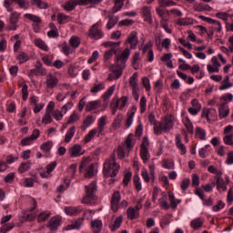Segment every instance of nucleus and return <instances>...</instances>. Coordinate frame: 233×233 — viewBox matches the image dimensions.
<instances>
[{"label": "nucleus", "instance_id": "obj_1", "mask_svg": "<svg viewBox=\"0 0 233 233\" xmlns=\"http://www.w3.org/2000/svg\"><path fill=\"white\" fill-rule=\"evenodd\" d=\"M119 164L116 162V153H113L104 163V176L106 177H116L117 172H119Z\"/></svg>", "mask_w": 233, "mask_h": 233}, {"label": "nucleus", "instance_id": "obj_2", "mask_svg": "<svg viewBox=\"0 0 233 233\" xmlns=\"http://www.w3.org/2000/svg\"><path fill=\"white\" fill-rule=\"evenodd\" d=\"M176 117L173 115L165 116L158 126L154 127V132L157 136H161L163 132H170L174 128Z\"/></svg>", "mask_w": 233, "mask_h": 233}, {"label": "nucleus", "instance_id": "obj_3", "mask_svg": "<svg viewBox=\"0 0 233 233\" xmlns=\"http://www.w3.org/2000/svg\"><path fill=\"white\" fill-rule=\"evenodd\" d=\"M96 192H97L96 182H92L90 185L86 186V196L82 198V203L85 205H96L97 201Z\"/></svg>", "mask_w": 233, "mask_h": 233}, {"label": "nucleus", "instance_id": "obj_4", "mask_svg": "<svg viewBox=\"0 0 233 233\" xmlns=\"http://www.w3.org/2000/svg\"><path fill=\"white\" fill-rule=\"evenodd\" d=\"M127 103H128V97L127 96L114 97L109 106L112 116H116L117 109L123 110V107L127 106Z\"/></svg>", "mask_w": 233, "mask_h": 233}, {"label": "nucleus", "instance_id": "obj_5", "mask_svg": "<svg viewBox=\"0 0 233 233\" xmlns=\"http://www.w3.org/2000/svg\"><path fill=\"white\" fill-rule=\"evenodd\" d=\"M143 200H138L134 207H129L127 209V219H130L131 221L134 219H138L140 214H139V210H141V208H143Z\"/></svg>", "mask_w": 233, "mask_h": 233}, {"label": "nucleus", "instance_id": "obj_6", "mask_svg": "<svg viewBox=\"0 0 233 233\" xmlns=\"http://www.w3.org/2000/svg\"><path fill=\"white\" fill-rule=\"evenodd\" d=\"M128 57H130V49L126 48L122 51L120 55L116 56V65L118 68H124L127 65V61H128Z\"/></svg>", "mask_w": 233, "mask_h": 233}, {"label": "nucleus", "instance_id": "obj_7", "mask_svg": "<svg viewBox=\"0 0 233 233\" xmlns=\"http://www.w3.org/2000/svg\"><path fill=\"white\" fill-rule=\"evenodd\" d=\"M13 3H17L20 8H25V10H28V6H30V4L25 0H5L4 6L7 12H14V8L12 7Z\"/></svg>", "mask_w": 233, "mask_h": 233}, {"label": "nucleus", "instance_id": "obj_8", "mask_svg": "<svg viewBox=\"0 0 233 233\" xmlns=\"http://www.w3.org/2000/svg\"><path fill=\"white\" fill-rule=\"evenodd\" d=\"M141 176L146 183H150V179L154 181V179H156V165H149V174L147 169L143 168L141 171Z\"/></svg>", "mask_w": 233, "mask_h": 233}, {"label": "nucleus", "instance_id": "obj_9", "mask_svg": "<svg viewBox=\"0 0 233 233\" xmlns=\"http://www.w3.org/2000/svg\"><path fill=\"white\" fill-rule=\"evenodd\" d=\"M137 73H134L129 78V86L132 87L133 96L136 101H139V86L137 85Z\"/></svg>", "mask_w": 233, "mask_h": 233}, {"label": "nucleus", "instance_id": "obj_10", "mask_svg": "<svg viewBox=\"0 0 233 233\" xmlns=\"http://www.w3.org/2000/svg\"><path fill=\"white\" fill-rule=\"evenodd\" d=\"M109 70L112 72L108 75L107 81H115L116 79H119L123 76L124 68L117 67V65L111 66Z\"/></svg>", "mask_w": 233, "mask_h": 233}, {"label": "nucleus", "instance_id": "obj_11", "mask_svg": "<svg viewBox=\"0 0 233 233\" xmlns=\"http://www.w3.org/2000/svg\"><path fill=\"white\" fill-rule=\"evenodd\" d=\"M20 14L17 12H13L10 15L9 17V23L11 25L7 26V30L15 31L18 28L17 23L19 22Z\"/></svg>", "mask_w": 233, "mask_h": 233}, {"label": "nucleus", "instance_id": "obj_12", "mask_svg": "<svg viewBox=\"0 0 233 233\" xmlns=\"http://www.w3.org/2000/svg\"><path fill=\"white\" fill-rule=\"evenodd\" d=\"M99 26H101V22L93 25L89 30V37H93V39H101L103 37V31L99 29Z\"/></svg>", "mask_w": 233, "mask_h": 233}, {"label": "nucleus", "instance_id": "obj_13", "mask_svg": "<svg viewBox=\"0 0 233 233\" xmlns=\"http://www.w3.org/2000/svg\"><path fill=\"white\" fill-rule=\"evenodd\" d=\"M119 201H121V193L119 191H115L111 197V209L113 212H117V210H119Z\"/></svg>", "mask_w": 233, "mask_h": 233}, {"label": "nucleus", "instance_id": "obj_14", "mask_svg": "<svg viewBox=\"0 0 233 233\" xmlns=\"http://www.w3.org/2000/svg\"><path fill=\"white\" fill-rule=\"evenodd\" d=\"M81 1L82 0H68L62 5V8H64L66 12H72V10H76L77 5H79V6H85Z\"/></svg>", "mask_w": 233, "mask_h": 233}, {"label": "nucleus", "instance_id": "obj_15", "mask_svg": "<svg viewBox=\"0 0 233 233\" xmlns=\"http://www.w3.org/2000/svg\"><path fill=\"white\" fill-rule=\"evenodd\" d=\"M191 116H198L201 112V103L197 98L191 100V106L187 109Z\"/></svg>", "mask_w": 233, "mask_h": 233}, {"label": "nucleus", "instance_id": "obj_16", "mask_svg": "<svg viewBox=\"0 0 233 233\" xmlns=\"http://www.w3.org/2000/svg\"><path fill=\"white\" fill-rule=\"evenodd\" d=\"M142 12V16L144 18V21L146 23H148V25H152L153 20H152V7L144 5L141 8Z\"/></svg>", "mask_w": 233, "mask_h": 233}, {"label": "nucleus", "instance_id": "obj_17", "mask_svg": "<svg viewBox=\"0 0 233 233\" xmlns=\"http://www.w3.org/2000/svg\"><path fill=\"white\" fill-rule=\"evenodd\" d=\"M58 84H59V79L56 78V76L52 74H47L46 77V88H49V89L56 88V86H57Z\"/></svg>", "mask_w": 233, "mask_h": 233}, {"label": "nucleus", "instance_id": "obj_18", "mask_svg": "<svg viewBox=\"0 0 233 233\" xmlns=\"http://www.w3.org/2000/svg\"><path fill=\"white\" fill-rule=\"evenodd\" d=\"M68 152L70 157H79L80 156H83V154H85V150H83L81 145L77 144L71 147Z\"/></svg>", "mask_w": 233, "mask_h": 233}, {"label": "nucleus", "instance_id": "obj_19", "mask_svg": "<svg viewBox=\"0 0 233 233\" xmlns=\"http://www.w3.org/2000/svg\"><path fill=\"white\" fill-rule=\"evenodd\" d=\"M137 111V107L133 106L129 111L127 113V120L126 127L127 128H130L132 127V123H134V116H136V112Z\"/></svg>", "mask_w": 233, "mask_h": 233}, {"label": "nucleus", "instance_id": "obj_20", "mask_svg": "<svg viewBox=\"0 0 233 233\" xmlns=\"http://www.w3.org/2000/svg\"><path fill=\"white\" fill-rule=\"evenodd\" d=\"M99 108H101V101L95 100L87 102L85 110L86 112H95V110H99Z\"/></svg>", "mask_w": 233, "mask_h": 233}, {"label": "nucleus", "instance_id": "obj_21", "mask_svg": "<svg viewBox=\"0 0 233 233\" xmlns=\"http://www.w3.org/2000/svg\"><path fill=\"white\" fill-rule=\"evenodd\" d=\"M218 106L219 119H225V117H228V116L230 114L228 106H226L225 104H218Z\"/></svg>", "mask_w": 233, "mask_h": 233}, {"label": "nucleus", "instance_id": "obj_22", "mask_svg": "<svg viewBox=\"0 0 233 233\" xmlns=\"http://www.w3.org/2000/svg\"><path fill=\"white\" fill-rule=\"evenodd\" d=\"M175 143L177 148L180 150L181 156H185V154H187V147H185V144H183V141L181 140V135H176Z\"/></svg>", "mask_w": 233, "mask_h": 233}, {"label": "nucleus", "instance_id": "obj_23", "mask_svg": "<svg viewBox=\"0 0 233 233\" xmlns=\"http://www.w3.org/2000/svg\"><path fill=\"white\" fill-rule=\"evenodd\" d=\"M57 167V162L54 161L51 162L46 166V171H41L40 172V177H50V173L54 172L56 170V167Z\"/></svg>", "mask_w": 233, "mask_h": 233}, {"label": "nucleus", "instance_id": "obj_24", "mask_svg": "<svg viewBox=\"0 0 233 233\" xmlns=\"http://www.w3.org/2000/svg\"><path fill=\"white\" fill-rule=\"evenodd\" d=\"M127 43H129V45H131L130 48H136V46H137V45L139 44V40L137 39V33L136 31L130 33L129 36L127 39Z\"/></svg>", "mask_w": 233, "mask_h": 233}, {"label": "nucleus", "instance_id": "obj_25", "mask_svg": "<svg viewBox=\"0 0 233 233\" xmlns=\"http://www.w3.org/2000/svg\"><path fill=\"white\" fill-rule=\"evenodd\" d=\"M106 119H108V116H102L97 122V127H98V135L97 137H99V136H103V132H105V127H106Z\"/></svg>", "mask_w": 233, "mask_h": 233}, {"label": "nucleus", "instance_id": "obj_26", "mask_svg": "<svg viewBox=\"0 0 233 233\" xmlns=\"http://www.w3.org/2000/svg\"><path fill=\"white\" fill-rule=\"evenodd\" d=\"M31 105L34 106V113L39 114L42 108H45V104L37 102V98L35 96L31 97Z\"/></svg>", "mask_w": 233, "mask_h": 233}, {"label": "nucleus", "instance_id": "obj_27", "mask_svg": "<svg viewBox=\"0 0 233 233\" xmlns=\"http://www.w3.org/2000/svg\"><path fill=\"white\" fill-rule=\"evenodd\" d=\"M64 210L67 216H79V214H81L83 211L81 207H67L65 208Z\"/></svg>", "mask_w": 233, "mask_h": 233}, {"label": "nucleus", "instance_id": "obj_28", "mask_svg": "<svg viewBox=\"0 0 233 233\" xmlns=\"http://www.w3.org/2000/svg\"><path fill=\"white\" fill-rule=\"evenodd\" d=\"M182 123L186 127V132H187V134H194V124H192V120H190L188 116L184 117Z\"/></svg>", "mask_w": 233, "mask_h": 233}, {"label": "nucleus", "instance_id": "obj_29", "mask_svg": "<svg viewBox=\"0 0 233 233\" xmlns=\"http://www.w3.org/2000/svg\"><path fill=\"white\" fill-rule=\"evenodd\" d=\"M193 10H195V12H210L212 11V8L207 4L200 3L195 4L193 6Z\"/></svg>", "mask_w": 233, "mask_h": 233}, {"label": "nucleus", "instance_id": "obj_30", "mask_svg": "<svg viewBox=\"0 0 233 233\" xmlns=\"http://www.w3.org/2000/svg\"><path fill=\"white\" fill-rule=\"evenodd\" d=\"M81 119V115L77 113L76 111H74L68 117V120L66 121V125H74L77 123Z\"/></svg>", "mask_w": 233, "mask_h": 233}, {"label": "nucleus", "instance_id": "obj_31", "mask_svg": "<svg viewBox=\"0 0 233 233\" xmlns=\"http://www.w3.org/2000/svg\"><path fill=\"white\" fill-rule=\"evenodd\" d=\"M195 137L200 139V141H205L207 139V131L203 127H196Z\"/></svg>", "mask_w": 233, "mask_h": 233}, {"label": "nucleus", "instance_id": "obj_32", "mask_svg": "<svg viewBox=\"0 0 233 233\" xmlns=\"http://www.w3.org/2000/svg\"><path fill=\"white\" fill-rule=\"evenodd\" d=\"M129 152H130V150H127V147H125V146H118V147L116 149V154H117L118 159H125V157H127V156H128Z\"/></svg>", "mask_w": 233, "mask_h": 233}, {"label": "nucleus", "instance_id": "obj_33", "mask_svg": "<svg viewBox=\"0 0 233 233\" xmlns=\"http://www.w3.org/2000/svg\"><path fill=\"white\" fill-rule=\"evenodd\" d=\"M176 25L178 26H188V25H194V19L190 17L178 18L176 21Z\"/></svg>", "mask_w": 233, "mask_h": 233}, {"label": "nucleus", "instance_id": "obj_34", "mask_svg": "<svg viewBox=\"0 0 233 233\" xmlns=\"http://www.w3.org/2000/svg\"><path fill=\"white\" fill-rule=\"evenodd\" d=\"M76 136V126L71 127L66 133L64 143H70L72 138Z\"/></svg>", "mask_w": 233, "mask_h": 233}, {"label": "nucleus", "instance_id": "obj_35", "mask_svg": "<svg viewBox=\"0 0 233 233\" xmlns=\"http://www.w3.org/2000/svg\"><path fill=\"white\" fill-rule=\"evenodd\" d=\"M123 122V114L118 113L115 119L113 120L112 127L114 130H118L121 128V123Z\"/></svg>", "mask_w": 233, "mask_h": 233}, {"label": "nucleus", "instance_id": "obj_36", "mask_svg": "<svg viewBox=\"0 0 233 233\" xmlns=\"http://www.w3.org/2000/svg\"><path fill=\"white\" fill-rule=\"evenodd\" d=\"M72 21V17L70 15H66L63 13L57 14V23L58 25H65L66 23H70Z\"/></svg>", "mask_w": 233, "mask_h": 233}, {"label": "nucleus", "instance_id": "obj_37", "mask_svg": "<svg viewBox=\"0 0 233 233\" xmlns=\"http://www.w3.org/2000/svg\"><path fill=\"white\" fill-rule=\"evenodd\" d=\"M59 225H61V217H54L49 220L51 230H56Z\"/></svg>", "mask_w": 233, "mask_h": 233}, {"label": "nucleus", "instance_id": "obj_38", "mask_svg": "<svg viewBox=\"0 0 233 233\" xmlns=\"http://www.w3.org/2000/svg\"><path fill=\"white\" fill-rule=\"evenodd\" d=\"M216 185L218 190H222V192H227V184L225 183V180L221 178V177H217L216 178Z\"/></svg>", "mask_w": 233, "mask_h": 233}, {"label": "nucleus", "instance_id": "obj_39", "mask_svg": "<svg viewBox=\"0 0 233 233\" xmlns=\"http://www.w3.org/2000/svg\"><path fill=\"white\" fill-rule=\"evenodd\" d=\"M190 227L193 230H199L203 227V219L200 218L193 219L190 222Z\"/></svg>", "mask_w": 233, "mask_h": 233}, {"label": "nucleus", "instance_id": "obj_40", "mask_svg": "<svg viewBox=\"0 0 233 233\" xmlns=\"http://www.w3.org/2000/svg\"><path fill=\"white\" fill-rule=\"evenodd\" d=\"M125 148H127V150H130L134 148V136L132 134L128 135L124 142Z\"/></svg>", "mask_w": 233, "mask_h": 233}, {"label": "nucleus", "instance_id": "obj_41", "mask_svg": "<svg viewBox=\"0 0 233 233\" xmlns=\"http://www.w3.org/2000/svg\"><path fill=\"white\" fill-rule=\"evenodd\" d=\"M116 90V86H111L102 96L103 101L106 102L110 97H112V95L114 94V91Z\"/></svg>", "mask_w": 233, "mask_h": 233}, {"label": "nucleus", "instance_id": "obj_42", "mask_svg": "<svg viewBox=\"0 0 233 233\" xmlns=\"http://www.w3.org/2000/svg\"><path fill=\"white\" fill-rule=\"evenodd\" d=\"M99 134V130L94 128L92 130H90L88 132V134L84 138V143H90V141H92V139H94V137H96V135Z\"/></svg>", "mask_w": 233, "mask_h": 233}, {"label": "nucleus", "instance_id": "obj_43", "mask_svg": "<svg viewBox=\"0 0 233 233\" xmlns=\"http://www.w3.org/2000/svg\"><path fill=\"white\" fill-rule=\"evenodd\" d=\"M228 88H232V83L230 82V76H226L222 85L219 86V90H228Z\"/></svg>", "mask_w": 233, "mask_h": 233}, {"label": "nucleus", "instance_id": "obj_44", "mask_svg": "<svg viewBox=\"0 0 233 233\" xmlns=\"http://www.w3.org/2000/svg\"><path fill=\"white\" fill-rule=\"evenodd\" d=\"M18 86L22 88L23 100L26 101L28 99V86L25 82H18Z\"/></svg>", "mask_w": 233, "mask_h": 233}, {"label": "nucleus", "instance_id": "obj_45", "mask_svg": "<svg viewBox=\"0 0 233 233\" xmlns=\"http://www.w3.org/2000/svg\"><path fill=\"white\" fill-rule=\"evenodd\" d=\"M232 99H233L232 94L227 93L222 96H220V105H225L227 106L228 103L232 102Z\"/></svg>", "mask_w": 233, "mask_h": 233}, {"label": "nucleus", "instance_id": "obj_46", "mask_svg": "<svg viewBox=\"0 0 233 233\" xmlns=\"http://www.w3.org/2000/svg\"><path fill=\"white\" fill-rule=\"evenodd\" d=\"M35 45L37 46V48H40V50L48 52V46H46V43H45V41H43L41 38L35 39Z\"/></svg>", "mask_w": 233, "mask_h": 233}, {"label": "nucleus", "instance_id": "obj_47", "mask_svg": "<svg viewBox=\"0 0 233 233\" xmlns=\"http://www.w3.org/2000/svg\"><path fill=\"white\" fill-rule=\"evenodd\" d=\"M123 5H125V0H114L113 14L119 12L123 8Z\"/></svg>", "mask_w": 233, "mask_h": 233}, {"label": "nucleus", "instance_id": "obj_48", "mask_svg": "<svg viewBox=\"0 0 233 233\" xmlns=\"http://www.w3.org/2000/svg\"><path fill=\"white\" fill-rule=\"evenodd\" d=\"M108 18H109V21L106 24V29L111 30V28H114V26L117 25V21H119V19L117 18V16H114V15H109Z\"/></svg>", "mask_w": 233, "mask_h": 233}, {"label": "nucleus", "instance_id": "obj_49", "mask_svg": "<svg viewBox=\"0 0 233 233\" xmlns=\"http://www.w3.org/2000/svg\"><path fill=\"white\" fill-rule=\"evenodd\" d=\"M122 223H123V216H119L118 218H116L115 219L113 225L110 226L112 232L117 230V228H119L121 227Z\"/></svg>", "mask_w": 233, "mask_h": 233}, {"label": "nucleus", "instance_id": "obj_50", "mask_svg": "<svg viewBox=\"0 0 233 233\" xmlns=\"http://www.w3.org/2000/svg\"><path fill=\"white\" fill-rule=\"evenodd\" d=\"M16 59L19 61L20 65H23L30 60V56L25 52H21L16 56Z\"/></svg>", "mask_w": 233, "mask_h": 233}, {"label": "nucleus", "instance_id": "obj_51", "mask_svg": "<svg viewBox=\"0 0 233 233\" xmlns=\"http://www.w3.org/2000/svg\"><path fill=\"white\" fill-rule=\"evenodd\" d=\"M140 157L143 163H148L150 159V152H148V149H140Z\"/></svg>", "mask_w": 233, "mask_h": 233}, {"label": "nucleus", "instance_id": "obj_52", "mask_svg": "<svg viewBox=\"0 0 233 233\" xmlns=\"http://www.w3.org/2000/svg\"><path fill=\"white\" fill-rule=\"evenodd\" d=\"M25 17L26 19H29V21H32L33 23H36L37 25H41V23L43 22V20H41V17L35 15L25 14Z\"/></svg>", "mask_w": 233, "mask_h": 233}, {"label": "nucleus", "instance_id": "obj_53", "mask_svg": "<svg viewBox=\"0 0 233 233\" xmlns=\"http://www.w3.org/2000/svg\"><path fill=\"white\" fill-rule=\"evenodd\" d=\"M160 8H167V6H176V2L172 0H157Z\"/></svg>", "mask_w": 233, "mask_h": 233}, {"label": "nucleus", "instance_id": "obj_54", "mask_svg": "<svg viewBox=\"0 0 233 233\" xmlns=\"http://www.w3.org/2000/svg\"><path fill=\"white\" fill-rule=\"evenodd\" d=\"M69 45L72 48H78L79 45H81V38L78 36H72L69 40Z\"/></svg>", "mask_w": 233, "mask_h": 233}, {"label": "nucleus", "instance_id": "obj_55", "mask_svg": "<svg viewBox=\"0 0 233 233\" xmlns=\"http://www.w3.org/2000/svg\"><path fill=\"white\" fill-rule=\"evenodd\" d=\"M54 119H52V113L45 112L44 116H42V123L43 125H50Z\"/></svg>", "mask_w": 233, "mask_h": 233}, {"label": "nucleus", "instance_id": "obj_56", "mask_svg": "<svg viewBox=\"0 0 233 233\" xmlns=\"http://www.w3.org/2000/svg\"><path fill=\"white\" fill-rule=\"evenodd\" d=\"M168 198H169L170 205L173 210H176V208H177V205L181 203V200L176 199V198L174 197V194H169Z\"/></svg>", "mask_w": 233, "mask_h": 233}, {"label": "nucleus", "instance_id": "obj_57", "mask_svg": "<svg viewBox=\"0 0 233 233\" xmlns=\"http://www.w3.org/2000/svg\"><path fill=\"white\" fill-rule=\"evenodd\" d=\"M162 167H163V168H167V170H174L176 165L174 164V161H172V160L164 159L162 161Z\"/></svg>", "mask_w": 233, "mask_h": 233}, {"label": "nucleus", "instance_id": "obj_58", "mask_svg": "<svg viewBox=\"0 0 233 233\" xmlns=\"http://www.w3.org/2000/svg\"><path fill=\"white\" fill-rule=\"evenodd\" d=\"M30 73L34 74L35 76H46V70L42 66H37L35 69H31Z\"/></svg>", "mask_w": 233, "mask_h": 233}, {"label": "nucleus", "instance_id": "obj_59", "mask_svg": "<svg viewBox=\"0 0 233 233\" xmlns=\"http://www.w3.org/2000/svg\"><path fill=\"white\" fill-rule=\"evenodd\" d=\"M30 162H23L18 167V172L20 174H25V172H28V169L31 167Z\"/></svg>", "mask_w": 233, "mask_h": 233}, {"label": "nucleus", "instance_id": "obj_60", "mask_svg": "<svg viewBox=\"0 0 233 233\" xmlns=\"http://www.w3.org/2000/svg\"><path fill=\"white\" fill-rule=\"evenodd\" d=\"M32 5L37 6V8L46 9L48 8V4L43 2V0H31Z\"/></svg>", "mask_w": 233, "mask_h": 233}, {"label": "nucleus", "instance_id": "obj_61", "mask_svg": "<svg viewBox=\"0 0 233 233\" xmlns=\"http://www.w3.org/2000/svg\"><path fill=\"white\" fill-rule=\"evenodd\" d=\"M81 225H83V218H78L75 223L67 226V230H73L74 228H81Z\"/></svg>", "mask_w": 233, "mask_h": 233}, {"label": "nucleus", "instance_id": "obj_62", "mask_svg": "<svg viewBox=\"0 0 233 233\" xmlns=\"http://www.w3.org/2000/svg\"><path fill=\"white\" fill-rule=\"evenodd\" d=\"M52 147H54V143H52L51 141H47L43 143L40 146V148L43 152H50V150H52Z\"/></svg>", "mask_w": 233, "mask_h": 233}, {"label": "nucleus", "instance_id": "obj_63", "mask_svg": "<svg viewBox=\"0 0 233 233\" xmlns=\"http://www.w3.org/2000/svg\"><path fill=\"white\" fill-rule=\"evenodd\" d=\"M101 90H105V84H95L94 86L91 88V94H97V92H101Z\"/></svg>", "mask_w": 233, "mask_h": 233}, {"label": "nucleus", "instance_id": "obj_64", "mask_svg": "<svg viewBox=\"0 0 233 233\" xmlns=\"http://www.w3.org/2000/svg\"><path fill=\"white\" fill-rule=\"evenodd\" d=\"M223 141H224L225 145H228L229 147H232V145H233V133H231L229 135H225V137H223Z\"/></svg>", "mask_w": 233, "mask_h": 233}]
</instances>
